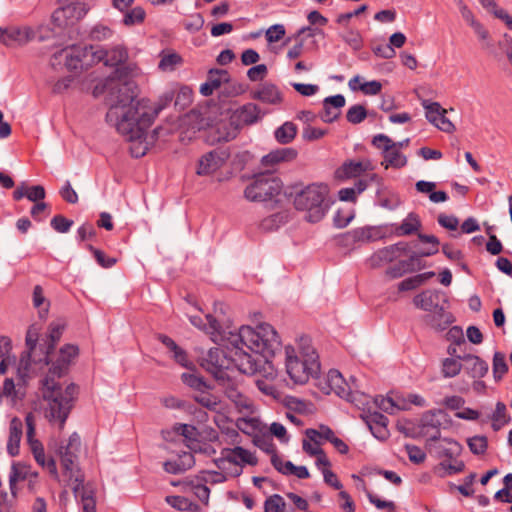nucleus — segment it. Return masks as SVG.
<instances>
[{
    "label": "nucleus",
    "instance_id": "obj_22",
    "mask_svg": "<svg viewBox=\"0 0 512 512\" xmlns=\"http://www.w3.org/2000/svg\"><path fill=\"white\" fill-rule=\"evenodd\" d=\"M371 170H373V165L369 159L361 161L348 160L337 169L336 175L340 179H349L359 177Z\"/></svg>",
    "mask_w": 512,
    "mask_h": 512
},
{
    "label": "nucleus",
    "instance_id": "obj_35",
    "mask_svg": "<svg viewBox=\"0 0 512 512\" xmlns=\"http://www.w3.org/2000/svg\"><path fill=\"white\" fill-rule=\"evenodd\" d=\"M22 436V422L18 418H13L9 427V439L7 450L11 456L19 453V444Z\"/></svg>",
    "mask_w": 512,
    "mask_h": 512
},
{
    "label": "nucleus",
    "instance_id": "obj_44",
    "mask_svg": "<svg viewBox=\"0 0 512 512\" xmlns=\"http://www.w3.org/2000/svg\"><path fill=\"white\" fill-rule=\"evenodd\" d=\"M145 18V10L141 6H136L123 12L122 23L127 27H131L134 25L142 24Z\"/></svg>",
    "mask_w": 512,
    "mask_h": 512
},
{
    "label": "nucleus",
    "instance_id": "obj_20",
    "mask_svg": "<svg viewBox=\"0 0 512 512\" xmlns=\"http://www.w3.org/2000/svg\"><path fill=\"white\" fill-rule=\"evenodd\" d=\"M326 382L330 389L327 393L334 392L341 398H344L348 401H353L352 386L350 383L345 381L342 374L338 370H329L326 376Z\"/></svg>",
    "mask_w": 512,
    "mask_h": 512
},
{
    "label": "nucleus",
    "instance_id": "obj_26",
    "mask_svg": "<svg viewBox=\"0 0 512 512\" xmlns=\"http://www.w3.org/2000/svg\"><path fill=\"white\" fill-rule=\"evenodd\" d=\"M189 320L193 326L210 334L211 339L214 342H222L221 337H223L224 333L228 332L226 330H221L218 321L211 314L206 315L207 323H204V320L200 316H190Z\"/></svg>",
    "mask_w": 512,
    "mask_h": 512
},
{
    "label": "nucleus",
    "instance_id": "obj_27",
    "mask_svg": "<svg viewBox=\"0 0 512 512\" xmlns=\"http://www.w3.org/2000/svg\"><path fill=\"white\" fill-rule=\"evenodd\" d=\"M463 362L465 372L472 378L484 377L489 369L488 363L480 357L472 354L458 356Z\"/></svg>",
    "mask_w": 512,
    "mask_h": 512
},
{
    "label": "nucleus",
    "instance_id": "obj_32",
    "mask_svg": "<svg viewBox=\"0 0 512 512\" xmlns=\"http://www.w3.org/2000/svg\"><path fill=\"white\" fill-rule=\"evenodd\" d=\"M443 443L435 446L436 456L438 458H447L449 460L456 459L462 452L463 447L456 440L444 438Z\"/></svg>",
    "mask_w": 512,
    "mask_h": 512
},
{
    "label": "nucleus",
    "instance_id": "obj_54",
    "mask_svg": "<svg viewBox=\"0 0 512 512\" xmlns=\"http://www.w3.org/2000/svg\"><path fill=\"white\" fill-rule=\"evenodd\" d=\"M470 451L475 455H483L488 447V441L485 436L476 435L467 439Z\"/></svg>",
    "mask_w": 512,
    "mask_h": 512
},
{
    "label": "nucleus",
    "instance_id": "obj_33",
    "mask_svg": "<svg viewBox=\"0 0 512 512\" xmlns=\"http://www.w3.org/2000/svg\"><path fill=\"white\" fill-rule=\"evenodd\" d=\"M25 422L27 426V441L29 443L30 449L33 453L34 458L42 457L45 452L43 445L40 441L34 438L35 436V417L32 413H28L25 417Z\"/></svg>",
    "mask_w": 512,
    "mask_h": 512
},
{
    "label": "nucleus",
    "instance_id": "obj_2",
    "mask_svg": "<svg viewBox=\"0 0 512 512\" xmlns=\"http://www.w3.org/2000/svg\"><path fill=\"white\" fill-rule=\"evenodd\" d=\"M221 338L225 345L231 346V368L235 367L247 375L256 374L262 360L249 354L244 347L266 360L281 348L277 331L268 323H261L256 328L242 326L238 331L229 330Z\"/></svg>",
    "mask_w": 512,
    "mask_h": 512
},
{
    "label": "nucleus",
    "instance_id": "obj_37",
    "mask_svg": "<svg viewBox=\"0 0 512 512\" xmlns=\"http://www.w3.org/2000/svg\"><path fill=\"white\" fill-rule=\"evenodd\" d=\"M297 135V126L290 121L283 123L274 131V137L280 144L286 145L291 143Z\"/></svg>",
    "mask_w": 512,
    "mask_h": 512
},
{
    "label": "nucleus",
    "instance_id": "obj_31",
    "mask_svg": "<svg viewBox=\"0 0 512 512\" xmlns=\"http://www.w3.org/2000/svg\"><path fill=\"white\" fill-rule=\"evenodd\" d=\"M24 396L25 391L20 386V383L16 385L12 378L5 379L2 391L0 390V404L2 403V398L6 397L12 405H16Z\"/></svg>",
    "mask_w": 512,
    "mask_h": 512
},
{
    "label": "nucleus",
    "instance_id": "obj_21",
    "mask_svg": "<svg viewBox=\"0 0 512 512\" xmlns=\"http://www.w3.org/2000/svg\"><path fill=\"white\" fill-rule=\"evenodd\" d=\"M251 98L270 105H278L283 100V96L279 88L270 82L260 84L251 92Z\"/></svg>",
    "mask_w": 512,
    "mask_h": 512
},
{
    "label": "nucleus",
    "instance_id": "obj_55",
    "mask_svg": "<svg viewBox=\"0 0 512 512\" xmlns=\"http://www.w3.org/2000/svg\"><path fill=\"white\" fill-rule=\"evenodd\" d=\"M493 375L496 380H500L503 375L508 371V366L505 361V355L501 352H495L493 356Z\"/></svg>",
    "mask_w": 512,
    "mask_h": 512
},
{
    "label": "nucleus",
    "instance_id": "obj_64",
    "mask_svg": "<svg viewBox=\"0 0 512 512\" xmlns=\"http://www.w3.org/2000/svg\"><path fill=\"white\" fill-rule=\"evenodd\" d=\"M343 40L352 47L355 51H358L363 46V40L360 33L356 30H349L343 35Z\"/></svg>",
    "mask_w": 512,
    "mask_h": 512
},
{
    "label": "nucleus",
    "instance_id": "obj_25",
    "mask_svg": "<svg viewBox=\"0 0 512 512\" xmlns=\"http://www.w3.org/2000/svg\"><path fill=\"white\" fill-rule=\"evenodd\" d=\"M297 155V150L292 147L278 148L264 155L261 159V165L265 168L273 169L280 163L293 161Z\"/></svg>",
    "mask_w": 512,
    "mask_h": 512
},
{
    "label": "nucleus",
    "instance_id": "obj_36",
    "mask_svg": "<svg viewBox=\"0 0 512 512\" xmlns=\"http://www.w3.org/2000/svg\"><path fill=\"white\" fill-rule=\"evenodd\" d=\"M384 160L381 165L388 169L389 167L400 169L407 165V157L396 148H389L388 150H381Z\"/></svg>",
    "mask_w": 512,
    "mask_h": 512
},
{
    "label": "nucleus",
    "instance_id": "obj_29",
    "mask_svg": "<svg viewBox=\"0 0 512 512\" xmlns=\"http://www.w3.org/2000/svg\"><path fill=\"white\" fill-rule=\"evenodd\" d=\"M69 480L72 482V491L76 499H80L81 502L95 500L94 489L91 485L84 484L85 478L81 471H76L73 478Z\"/></svg>",
    "mask_w": 512,
    "mask_h": 512
},
{
    "label": "nucleus",
    "instance_id": "obj_15",
    "mask_svg": "<svg viewBox=\"0 0 512 512\" xmlns=\"http://www.w3.org/2000/svg\"><path fill=\"white\" fill-rule=\"evenodd\" d=\"M422 106L425 109L427 120L446 133H452L455 130L454 124L446 117L447 110L442 108L438 102L422 100Z\"/></svg>",
    "mask_w": 512,
    "mask_h": 512
},
{
    "label": "nucleus",
    "instance_id": "obj_47",
    "mask_svg": "<svg viewBox=\"0 0 512 512\" xmlns=\"http://www.w3.org/2000/svg\"><path fill=\"white\" fill-rule=\"evenodd\" d=\"M461 361L462 360L459 359L458 357L445 358L442 361V375L445 378H453L457 376L460 373L461 369L463 368V364L461 363Z\"/></svg>",
    "mask_w": 512,
    "mask_h": 512
},
{
    "label": "nucleus",
    "instance_id": "obj_50",
    "mask_svg": "<svg viewBox=\"0 0 512 512\" xmlns=\"http://www.w3.org/2000/svg\"><path fill=\"white\" fill-rule=\"evenodd\" d=\"M147 130L148 129H145L143 135L137 139H130L125 137L132 143L130 146V152L131 155L135 158L144 156L148 151V143L146 142Z\"/></svg>",
    "mask_w": 512,
    "mask_h": 512
},
{
    "label": "nucleus",
    "instance_id": "obj_18",
    "mask_svg": "<svg viewBox=\"0 0 512 512\" xmlns=\"http://www.w3.org/2000/svg\"><path fill=\"white\" fill-rule=\"evenodd\" d=\"M362 420L367 424L373 436L379 440H386L389 436L387 428L388 418L378 411H366L361 414Z\"/></svg>",
    "mask_w": 512,
    "mask_h": 512
},
{
    "label": "nucleus",
    "instance_id": "obj_34",
    "mask_svg": "<svg viewBox=\"0 0 512 512\" xmlns=\"http://www.w3.org/2000/svg\"><path fill=\"white\" fill-rule=\"evenodd\" d=\"M25 422L27 426V441L29 443L30 449L33 453L34 458L42 457L45 452L43 445L40 441L34 438L35 436V417L32 413H28L25 417Z\"/></svg>",
    "mask_w": 512,
    "mask_h": 512
},
{
    "label": "nucleus",
    "instance_id": "obj_60",
    "mask_svg": "<svg viewBox=\"0 0 512 512\" xmlns=\"http://www.w3.org/2000/svg\"><path fill=\"white\" fill-rule=\"evenodd\" d=\"M230 80V75L227 70L224 69H211L208 72V81L217 89L222 83H226Z\"/></svg>",
    "mask_w": 512,
    "mask_h": 512
},
{
    "label": "nucleus",
    "instance_id": "obj_10",
    "mask_svg": "<svg viewBox=\"0 0 512 512\" xmlns=\"http://www.w3.org/2000/svg\"><path fill=\"white\" fill-rule=\"evenodd\" d=\"M93 46H70L56 52L51 58L52 66L62 62L68 70L83 69L95 63Z\"/></svg>",
    "mask_w": 512,
    "mask_h": 512
},
{
    "label": "nucleus",
    "instance_id": "obj_63",
    "mask_svg": "<svg viewBox=\"0 0 512 512\" xmlns=\"http://www.w3.org/2000/svg\"><path fill=\"white\" fill-rule=\"evenodd\" d=\"M50 224L55 231L59 233H66L72 227L73 221L65 218L62 215H56L52 218Z\"/></svg>",
    "mask_w": 512,
    "mask_h": 512
},
{
    "label": "nucleus",
    "instance_id": "obj_14",
    "mask_svg": "<svg viewBox=\"0 0 512 512\" xmlns=\"http://www.w3.org/2000/svg\"><path fill=\"white\" fill-rule=\"evenodd\" d=\"M447 414L442 410L425 412L419 423V435L428 436V442L437 441L441 438L440 428Z\"/></svg>",
    "mask_w": 512,
    "mask_h": 512
},
{
    "label": "nucleus",
    "instance_id": "obj_59",
    "mask_svg": "<svg viewBox=\"0 0 512 512\" xmlns=\"http://www.w3.org/2000/svg\"><path fill=\"white\" fill-rule=\"evenodd\" d=\"M194 400L201 406L211 411L217 410L219 406V401L217 400V398L205 391H200L199 394L195 395Z\"/></svg>",
    "mask_w": 512,
    "mask_h": 512
},
{
    "label": "nucleus",
    "instance_id": "obj_42",
    "mask_svg": "<svg viewBox=\"0 0 512 512\" xmlns=\"http://www.w3.org/2000/svg\"><path fill=\"white\" fill-rule=\"evenodd\" d=\"M418 239L423 243H428L431 245L429 248L425 250L416 252V255H418V264H422V257H429L438 253L440 241L434 235H427L422 233H418Z\"/></svg>",
    "mask_w": 512,
    "mask_h": 512
},
{
    "label": "nucleus",
    "instance_id": "obj_39",
    "mask_svg": "<svg viewBox=\"0 0 512 512\" xmlns=\"http://www.w3.org/2000/svg\"><path fill=\"white\" fill-rule=\"evenodd\" d=\"M465 464L461 460L452 459V462L442 461L434 469L435 473L441 477H447L462 472Z\"/></svg>",
    "mask_w": 512,
    "mask_h": 512
},
{
    "label": "nucleus",
    "instance_id": "obj_17",
    "mask_svg": "<svg viewBox=\"0 0 512 512\" xmlns=\"http://www.w3.org/2000/svg\"><path fill=\"white\" fill-rule=\"evenodd\" d=\"M94 61L95 63L103 62L105 66L110 67H121L120 65L125 63L128 59V51L122 45H116L111 49L93 48Z\"/></svg>",
    "mask_w": 512,
    "mask_h": 512
},
{
    "label": "nucleus",
    "instance_id": "obj_11",
    "mask_svg": "<svg viewBox=\"0 0 512 512\" xmlns=\"http://www.w3.org/2000/svg\"><path fill=\"white\" fill-rule=\"evenodd\" d=\"M228 352L220 348H211L206 356L202 358L201 366L216 380L226 381V371L231 369V346L226 345Z\"/></svg>",
    "mask_w": 512,
    "mask_h": 512
},
{
    "label": "nucleus",
    "instance_id": "obj_51",
    "mask_svg": "<svg viewBox=\"0 0 512 512\" xmlns=\"http://www.w3.org/2000/svg\"><path fill=\"white\" fill-rule=\"evenodd\" d=\"M166 502L179 511H197L198 505L190 502L183 496H167Z\"/></svg>",
    "mask_w": 512,
    "mask_h": 512
},
{
    "label": "nucleus",
    "instance_id": "obj_52",
    "mask_svg": "<svg viewBox=\"0 0 512 512\" xmlns=\"http://www.w3.org/2000/svg\"><path fill=\"white\" fill-rule=\"evenodd\" d=\"M286 216L281 213L272 214L266 218H264L260 222V229L263 231H273L275 229H278L284 222H285Z\"/></svg>",
    "mask_w": 512,
    "mask_h": 512
},
{
    "label": "nucleus",
    "instance_id": "obj_16",
    "mask_svg": "<svg viewBox=\"0 0 512 512\" xmlns=\"http://www.w3.org/2000/svg\"><path fill=\"white\" fill-rule=\"evenodd\" d=\"M228 159V154L219 150H212L200 157L196 169L198 176H209L219 170Z\"/></svg>",
    "mask_w": 512,
    "mask_h": 512
},
{
    "label": "nucleus",
    "instance_id": "obj_61",
    "mask_svg": "<svg viewBox=\"0 0 512 512\" xmlns=\"http://www.w3.org/2000/svg\"><path fill=\"white\" fill-rule=\"evenodd\" d=\"M58 32L51 28L49 25H39L36 29L32 28L31 41L37 40L43 42L52 38Z\"/></svg>",
    "mask_w": 512,
    "mask_h": 512
},
{
    "label": "nucleus",
    "instance_id": "obj_24",
    "mask_svg": "<svg viewBox=\"0 0 512 512\" xmlns=\"http://www.w3.org/2000/svg\"><path fill=\"white\" fill-rule=\"evenodd\" d=\"M424 267L423 264H418V255L412 252L408 259L400 260L386 270V275L391 279H397L407 273H412Z\"/></svg>",
    "mask_w": 512,
    "mask_h": 512
},
{
    "label": "nucleus",
    "instance_id": "obj_45",
    "mask_svg": "<svg viewBox=\"0 0 512 512\" xmlns=\"http://www.w3.org/2000/svg\"><path fill=\"white\" fill-rule=\"evenodd\" d=\"M398 257L395 254V251L392 249V247L389 245L387 247H384L382 249H379L376 251L369 259L370 264L372 267H378L382 263H390L395 260H397Z\"/></svg>",
    "mask_w": 512,
    "mask_h": 512
},
{
    "label": "nucleus",
    "instance_id": "obj_30",
    "mask_svg": "<svg viewBox=\"0 0 512 512\" xmlns=\"http://www.w3.org/2000/svg\"><path fill=\"white\" fill-rule=\"evenodd\" d=\"M440 292L436 290H425L416 295L413 299L414 305L424 311L432 312L441 307L439 305Z\"/></svg>",
    "mask_w": 512,
    "mask_h": 512
},
{
    "label": "nucleus",
    "instance_id": "obj_46",
    "mask_svg": "<svg viewBox=\"0 0 512 512\" xmlns=\"http://www.w3.org/2000/svg\"><path fill=\"white\" fill-rule=\"evenodd\" d=\"M421 227V221L417 214L409 213L397 228L398 235H411L417 232Z\"/></svg>",
    "mask_w": 512,
    "mask_h": 512
},
{
    "label": "nucleus",
    "instance_id": "obj_56",
    "mask_svg": "<svg viewBox=\"0 0 512 512\" xmlns=\"http://www.w3.org/2000/svg\"><path fill=\"white\" fill-rule=\"evenodd\" d=\"M367 117V111L363 105L356 104L351 106L347 113L346 119L351 124H359Z\"/></svg>",
    "mask_w": 512,
    "mask_h": 512
},
{
    "label": "nucleus",
    "instance_id": "obj_53",
    "mask_svg": "<svg viewBox=\"0 0 512 512\" xmlns=\"http://www.w3.org/2000/svg\"><path fill=\"white\" fill-rule=\"evenodd\" d=\"M114 34V31L103 24H96L89 31V38L94 41H104L110 39Z\"/></svg>",
    "mask_w": 512,
    "mask_h": 512
},
{
    "label": "nucleus",
    "instance_id": "obj_48",
    "mask_svg": "<svg viewBox=\"0 0 512 512\" xmlns=\"http://www.w3.org/2000/svg\"><path fill=\"white\" fill-rule=\"evenodd\" d=\"M29 469L27 466L20 463H13L9 475V485L12 494H15L14 488L19 480H24L28 477Z\"/></svg>",
    "mask_w": 512,
    "mask_h": 512
},
{
    "label": "nucleus",
    "instance_id": "obj_13",
    "mask_svg": "<svg viewBox=\"0 0 512 512\" xmlns=\"http://www.w3.org/2000/svg\"><path fill=\"white\" fill-rule=\"evenodd\" d=\"M87 11L88 9L84 3L71 2L54 11L52 22L56 28L65 29L82 19Z\"/></svg>",
    "mask_w": 512,
    "mask_h": 512
},
{
    "label": "nucleus",
    "instance_id": "obj_19",
    "mask_svg": "<svg viewBox=\"0 0 512 512\" xmlns=\"http://www.w3.org/2000/svg\"><path fill=\"white\" fill-rule=\"evenodd\" d=\"M32 28L25 27H10L6 29L0 28V40L8 47H17L25 45L31 41Z\"/></svg>",
    "mask_w": 512,
    "mask_h": 512
},
{
    "label": "nucleus",
    "instance_id": "obj_3",
    "mask_svg": "<svg viewBox=\"0 0 512 512\" xmlns=\"http://www.w3.org/2000/svg\"><path fill=\"white\" fill-rule=\"evenodd\" d=\"M78 347L66 344L60 349L58 359L49 368L48 374L42 380V395L47 402L45 416L51 423H58L60 429L72 410L74 400L78 394V387L74 383L68 384L65 389L56 380L64 376L69 368L71 359L78 355Z\"/></svg>",
    "mask_w": 512,
    "mask_h": 512
},
{
    "label": "nucleus",
    "instance_id": "obj_9",
    "mask_svg": "<svg viewBox=\"0 0 512 512\" xmlns=\"http://www.w3.org/2000/svg\"><path fill=\"white\" fill-rule=\"evenodd\" d=\"M261 118V110L257 104L251 102L244 104L232 113L229 124L223 125V129L227 131L222 133L218 140L229 142L235 139L241 127L252 125Z\"/></svg>",
    "mask_w": 512,
    "mask_h": 512
},
{
    "label": "nucleus",
    "instance_id": "obj_28",
    "mask_svg": "<svg viewBox=\"0 0 512 512\" xmlns=\"http://www.w3.org/2000/svg\"><path fill=\"white\" fill-rule=\"evenodd\" d=\"M425 322L436 331H443L454 322V317L450 312L445 311L441 306L424 317Z\"/></svg>",
    "mask_w": 512,
    "mask_h": 512
},
{
    "label": "nucleus",
    "instance_id": "obj_23",
    "mask_svg": "<svg viewBox=\"0 0 512 512\" xmlns=\"http://www.w3.org/2000/svg\"><path fill=\"white\" fill-rule=\"evenodd\" d=\"M345 97L342 94L326 97L323 101V110L320 119L325 123L336 121L341 115V108L345 105Z\"/></svg>",
    "mask_w": 512,
    "mask_h": 512
},
{
    "label": "nucleus",
    "instance_id": "obj_38",
    "mask_svg": "<svg viewBox=\"0 0 512 512\" xmlns=\"http://www.w3.org/2000/svg\"><path fill=\"white\" fill-rule=\"evenodd\" d=\"M410 139L406 138L404 140L394 142L391 138H389L385 134L375 135L372 139V144L379 150H388L389 148H396L397 150H401L409 145Z\"/></svg>",
    "mask_w": 512,
    "mask_h": 512
},
{
    "label": "nucleus",
    "instance_id": "obj_7",
    "mask_svg": "<svg viewBox=\"0 0 512 512\" xmlns=\"http://www.w3.org/2000/svg\"><path fill=\"white\" fill-rule=\"evenodd\" d=\"M282 187V181L272 173H259L245 188L244 196L251 202L268 201L279 195Z\"/></svg>",
    "mask_w": 512,
    "mask_h": 512
},
{
    "label": "nucleus",
    "instance_id": "obj_49",
    "mask_svg": "<svg viewBox=\"0 0 512 512\" xmlns=\"http://www.w3.org/2000/svg\"><path fill=\"white\" fill-rule=\"evenodd\" d=\"M182 382L190 388L200 392L210 388L204 378L193 373H183L181 375Z\"/></svg>",
    "mask_w": 512,
    "mask_h": 512
},
{
    "label": "nucleus",
    "instance_id": "obj_5",
    "mask_svg": "<svg viewBox=\"0 0 512 512\" xmlns=\"http://www.w3.org/2000/svg\"><path fill=\"white\" fill-rule=\"evenodd\" d=\"M328 189L323 184H311L296 193L294 206L297 210L305 212V220L311 223L319 222L327 211L325 203Z\"/></svg>",
    "mask_w": 512,
    "mask_h": 512
},
{
    "label": "nucleus",
    "instance_id": "obj_62",
    "mask_svg": "<svg viewBox=\"0 0 512 512\" xmlns=\"http://www.w3.org/2000/svg\"><path fill=\"white\" fill-rule=\"evenodd\" d=\"M405 450L409 460L414 464H421L426 459V453L418 446L413 444H406Z\"/></svg>",
    "mask_w": 512,
    "mask_h": 512
},
{
    "label": "nucleus",
    "instance_id": "obj_1",
    "mask_svg": "<svg viewBox=\"0 0 512 512\" xmlns=\"http://www.w3.org/2000/svg\"><path fill=\"white\" fill-rule=\"evenodd\" d=\"M135 70L134 64L116 68L105 79L101 89L96 86L93 90L96 97L102 92L106 93L107 123L114 126L121 135L130 139L141 137L144 130L149 129L152 125L158 111L162 108L152 109L148 100L136 99L137 86L130 79Z\"/></svg>",
    "mask_w": 512,
    "mask_h": 512
},
{
    "label": "nucleus",
    "instance_id": "obj_43",
    "mask_svg": "<svg viewBox=\"0 0 512 512\" xmlns=\"http://www.w3.org/2000/svg\"><path fill=\"white\" fill-rule=\"evenodd\" d=\"M224 394L231 400L238 408H248V399L242 394V392L229 380L224 383Z\"/></svg>",
    "mask_w": 512,
    "mask_h": 512
},
{
    "label": "nucleus",
    "instance_id": "obj_41",
    "mask_svg": "<svg viewBox=\"0 0 512 512\" xmlns=\"http://www.w3.org/2000/svg\"><path fill=\"white\" fill-rule=\"evenodd\" d=\"M33 306L38 309V314L41 319H46L50 307L49 300L45 297L43 288L36 285L33 289L32 296Z\"/></svg>",
    "mask_w": 512,
    "mask_h": 512
},
{
    "label": "nucleus",
    "instance_id": "obj_57",
    "mask_svg": "<svg viewBox=\"0 0 512 512\" xmlns=\"http://www.w3.org/2000/svg\"><path fill=\"white\" fill-rule=\"evenodd\" d=\"M182 63V58L177 53H170L163 55L158 64L159 69L162 71H173L175 67Z\"/></svg>",
    "mask_w": 512,
    "mask_h": 512
},
{
    "label": "nucleus",
    "instance_id": "obj_58",
    "mask_svg": "<svg viewBox=\"0 0 512 512\" xmlns=\"http://www.w3.org/2000/svg\"><path fill=\"white\" fill-rule=\"evenodd\" d=\"M286 503L282 496L274 494L268 497L264 503V512H283Z\"/></svg>",
    "mask_w": 512,
    "mask_h": 512
},
{
    "label": "nucleus",
    "instance_id": "obj_40",
    "mask_svg": "<svg viewBox=\"0 0 512 512\" xmlns=\"http://www.w3.org/2000/svg\"><path fill=\"white\" fill-rule=\"evenodd\" d=\"M434 276L435 272L429 271L406 278L398 284V290L401 292L414 290Z\"/></svg>",
    "mask_w": 512,
    "mask_h": 512
},
{
    "label": "nucleus",
    "instance_id": "obj_12",
    "mask_svg": "<svg viewBox=\"0 0 512 512\" xmlns=\"http://www.w3.org/2000/svg\"><path fill=\"white\" fill-rule=\"evenodd\" d=\"M80 446V436L74 432L70 435L68 442L65 445H61L57 451L61 466L69 479L73 478V474H75L76 471H80L76 463Z\"/></svg>",
    "mask_w": 512,
    "mask_h": 512
},
{
    "label": "nucleus",
    "instance_id": "obj_4",
    "mask_svg": "<svg viewBox=\"0 0 512 512\" xmlns=\"http://www.w3.org/2000/svg\"><path fill=\"white\" fill-rule=\"evenodd\" d=\"M65 327L66 322L62 319L53 321L50 324L49 334L39 344L41 357L37 358V348L41 328L36 324L29 326L25 338L27 351L22 353L17 368L19 380L22 381L23 384H25L26 378L29 376L32 362L43 363L44 365H48L50 363L49 355L53 352L56 344L60 340Z\"/></svg>",
    "mask_w": 512,
    "mask_h": 512
},
{
    "label": "nucleus",
    "instance_id": "obj_6",
    "mask_svg": "<svg viewBox=\"0 0 512 512\" xmlns=\"http://www.w3.org/2000/svg\"><path fill=\"white\" fill-rule=\"evenodd\" d=\"M286 353V371L295 384H304L312 376H316L320 369L318 356L314 349L307 347L302 351L303 359L295 355V350L287 346Z\"/></svg>",
    "mask_w": 512,
    "mask_h": 512
},
{
    "label": "nucleus",
    "instance_id": "obj_8",
    "mask_svg": "<svg viewBox=\"0 0 512 512\" xmlns=\"http://www.w3.org/2000/svg\"><path fill=\"white\" fill-rule=\"evenodd\" d=\"M216 467L230 476L238 477L242 473V464L256 465L257 458L243 447L223 448L221 456L213 460Z\"/></svg>",
    "mask_w": 512,
    "mask_h": 512
}]
</instances>
